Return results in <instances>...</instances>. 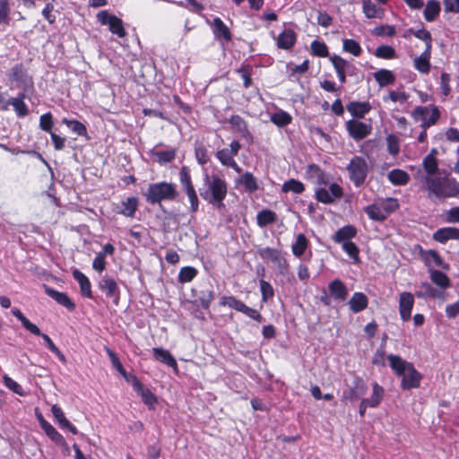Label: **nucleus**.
Masks as SVG:
<instances>
[{"mask_svg":"<svg viewBox=\"0 0 459 459\" xmlns=\"http://www.w3.org/2000/svg\"><path fill=\"white\" fill-rule=\"evenodd\" d=\"M424 184L429 199H446L459 195V182L449 175L425 176Z\"/></svg>","mask_w":459,"mask_h":459,"instance_id":"1","label":"nucleus"},{"mask_svg":"<svg viewBox=\"0 0 459 459\" xmlns=\"http://www.w3.org/2000/svg\"><path fill=\"white\" fill-rule=\"evenodd\" d=\"M227 192L228 185L223 178L216 174H204V186L199 189L200 195L204 201L221 209L224 207L223 201Z\"/></svg>","mask_w":459,"mask_h":459,"instance_id":"2","label":"nucleus"},{"mask_svg":"<svg viewBox=\"0 0 459 459\" xmlns=\"http://www.w3.org/2000/svg\"><path fill=\"white\" fill-rule=\"evenodd\" d=\"M387 359L391 368L397 376L402 377L401 387L403 390H410L420 386L421 375L415 369L412 363L393 354H390Z\"/></svg>","mask_w":459,"mask_h":459,"instance_id":"3","label":"nucleus"},{"mask_svg":"<svg viewBox=\"0 0 459 459\" xmlns=\"http://www.w3.org/2000/svg\"><path fill=\"white\" fill-rule=\"evenodd\" d=\"M143 195L149 204H155L162 201L175 200L178 192L175 184L163 181L150 184Z\"/></svg>","mask_w":459,"mask_h":459,"instance_id":"4","label":"nucleus"},{"mask_svg":"<svg viewBox=\"0 0 459 459\" xmlns=\"http://www.w3.org/2000/svg\"><path fill=\"white\" fill-rule=\"evenodd\" d=\"M12 314L21 321L22 326L30 331L32 334L37 336H41L43 340L45 341V343L47 347L56 355V357L65 364L66 363V359L65 355L60 351V350L55 345L51 338L45 333H42L39 330V328L32 324L22 313V311L17 307H13L11 310Z\"/></svg>","mask_w":459,"mask_h":459,"instance_id":"5","label":"nucleus"},{"mask_svg":"<svg viewBox=\"0 0 459 459\" xmlns=\"http://www.w3.org/2000/svg\"><path fill=\"white\" fill-rule=\"evenodd\" d=\"M346 169L349 173V178L357 187L365 183L369 169L364 158L354 156Z\"/></svg>","mask_w":459,"mask_h":459,"instance_id":"6","label":"nucleus"},{"mask_svg":"<svg viewBox=\"0 0 459 459\" xmlns=\"http://www.w3.org/2000/svg\"><path fill=\"white\" fill-rule=\"evenodd\" d=\"M411 117L415 121L420 122V127L427 129L434 126L440 117V111L435 105L416 107Z\"/></svg>","mask_w":459,"mask_h":459,"instance_id":"7","label":"nucleus"},{"mask_svg":"<svg viewBox=\"0 0 459 459\" xmlns=\"http://www.w3.org/2000/svg\"><path fill=\"white\" fill-rule=\"evenodd\" d=\"M97 20L101 25H108L111 33L119 38H124L126 34L123 22L120 18L108 13L107 10L100 11L97 13Z\"/></svg>","mask_w":459,"mask_h":459,"instance_id":"8","label":"nucleus"},{"mask_svg":"<svg viewBox=\"0 0 459 459\" xmlns=\"http://www.w3.org/2000/svg\"><path fill=\"white\" fill-rule=\"evenodd\" d=\"M179 180L190 201V209L193 212H195L198 210L199 200L195 189L192 184L191 176L187 167L183 166L181 168L179 172Z\"/></svg>","mask_w":459,"mask_h":459,"instance_id":"9","label":"nucleus"},{"mask_svg":"<svg viewBox=\"0 0 459 459\" xmlns=\"http://www.w3.org/2000/svg\"><path fill=\"white\" fill-rule=\"evenodd\" d=\"M259 256L264 261L272 262L280 271L281 273H285L288 269L287 260L282 256L279 249L273 247H263L257 250Z\"/></svg>","mask_w":459,"mask_h":459,"instance_id":"10","label":"nucleus"},{"mask_svg":"<svg viewBox=\"0 0 459 459\" xmlns=\"http://www.w3.org/2000/svg\"><path fill=\"white\" fill-rule=\"evenodd\" d=\"M330 61L335 69L339 81L342 83L346 82L347 75H356L358 71L357 67L351 62L345 60L344 58L334 55L330 57Z\"/></svg>","mask_w":459,"mask_h":459,"instance_id":"11","label":"nucleus"},{"mask_svg":"<svg viewBox=\"0 0 459 459\" xmlns=\"http://www.w3.org/2000/svg\"><path fill=\"white\" fill-rule=\"evenodd\" d=\"M316 198L323 204H333L336 199H340L343 195L342 188L336 183L330 185L329 189L318 187L315 191Z\"/></svg>","mask_w":459,"mask_h":459,"instance_id":"12","label":"nucleus"},{"mask_svg":"<svg viewBox=\"0 0 459 459\" xmlns=\"http://www.w3.org/2000/svg\"><path fill=\"white\" fill-rule=\"evenodd\" d=\"M346 129L351 138L356 141L362 140L371 134L372 126L356 119L345 123Z\"/></svg>","mask_w":459,"mask_h":459,"instance_id":"13","label":"nucleus"},{"mask_svg":"<svg viewBox=\"0 0 459 459\" xmlns=\"http://www.w3.org/2000/svg\"><path fill=\"white\" fill-rule=\"evenodd\" d=\"M100 290L105 293L107 298L113 299L116 306L119 303L120 291L117 281L108 275H104L99 281Z\"/></svg>","mask_w":459,"mask_h":459,"instance_id":"14","label":"nucleus"},{"mask_svg":"<svg viewBox=\"0 0 459 459\" xmlns=\"http://www.w3.org/2000/svg\"><path fill=\"white\" fill-rule=\"evenodd\" d=\"M414 305V298L411 292H402L399 299V313L403 321H409Z\"/></svg>","mask_w":459,"mask_h":459,"instance_id":"15","label":"nucleus"},{"mask_svg":"<svg viewBox=\"0 0 459 459\" xmlns=\"http://www.w3.org/2000/svg\"><path fill=\"white\" fill-rule=\"evenodd\" d=\"M368 387L362 378L356 377L352 385L350 386L348 393H344V398L350 401L357 400L364 396L367 393Z\"/></svg>","mask_w":459,"mask_h":459,"instance_id":"16","label":"nucleus"},{"mask_svg":"<svg viewBox=\"0 0 459 459\" xmlns=\"http://www.w3.org/2000/svg\"><path fill=\"white\" fill-rule=\"evenodd\" d=\"M307 175L314 184L318 186H327L329 182L328 175L321 169L318 165L310 164L307 169Z\"/></svg>","mask_w":459,"mask_h":459,"instance_id":"17","label":"nucleus"},{"mask_svg":"<svg viewBox=\"0 0 459 459\" xmlns=\"http://www.w3.org/2000/svg\"><path fill=\"white\" fill-rule=\"evenodd\" d=\"M26 98L25 93L22 92L19 93L16 98H11L6 102V105L2 107L3 110L8 109V106L12 105L13 107L14 111L16 112L17 116L20 117H23L28 115L29 109L24 103V100Z\"/></svg>","mask_w":459,"mask_h":459,"instance_id":"18","label":"nucleus"},{"mask_svg":"<svg viewBox=\"0 0 459 459\" xmlns=\"http://www.w3.org/2000/svg\"><path fill=\"white\" fill-rule=\"evenodd\" d=\"M41 428L45 431L46 435L57 446L69 449L68 444L65 440L64 437L46 420H41Z\"/></svg>","mask_w":459,"mask_h":459,"instance_id":"19","label":"nucleus"},{"mask_svg":"<svg viewBox=\"0 0 459 459\" xmlns=\"http://www.w3.org/2000/svg\"><path fill=\"white\" fill-rule=\"evenodd\" d=\"M45 292L48 296L55 299L58 304L64 306L69 310H74L75 307V305L72 302V300L69 299V297L64 293L59 292L47 285H44Z\"/></svg>","mask_w":459,"mask_h":459,"instance_id":"20","label":"nucleus"},{"mask_svg":"<svg viewBox=\"0 0 459 459\" xmlns=\"http://www.w3.org/2000/svg\"><path fill=\"white\" fill-rule=\"evenodd\" d=\"M434 240L439 243H446L450 239H459V229L454 227H446L437 230L433 234Z\"/></svg>","mask_w":459,"mask_h":459,"instance_id":"21","label":"nucleus"},{"mask_svg":"<svg viewBox=\"0 0 459 459\" xmlns=\"http://www.w3.org/2000/svg\"><path fill=\"white\" fill-rule=\"evenodd\" d=\"M328 289L330 294L334 299L339 301L346 300L348 297V289L341 280L335 279L332 281L328 285Z\"/></svg>","mask_w":459,"mask_h":459,"instance_id":"22","label":"nucleus"},{"mask_svg":"<svg viewBox=\"0 0 459 459\" xmlns=\"http://www.w3.org/2000/svg\"><path fill=\"white\" fill-rule=\"evenodd\" d=\"M346 108L353 117L363 118L371 110V105L368 102L351 101L346 105Z\"/></svg>","mask_w":459,"mask_h":459,"instance_id":"23","label":"nucleus"},{"mask_svg":"<svg viewBox=\"0 0 459 459\" xmlns=\"http://www.w3.org/2000/svg\"><path fill=\"white\" fill-rule=\"evenodd\" d=\"M51 411L60 428L69 429L74 435L78 434L77 429L65 418L63 410L57 404L51 407Z\"/></svg>","mask_w":459,"mask_h":459,"instance_id":"24","label":"nucleus"},{"mask_svg":"<svg viewBox=\"0 0 459 459\" xmlns=\"http://www.w3.org/2000/svg\"><path fill=\"white\" fill-rule=\"evenodd\" d=\"M368 304V297L362 292H355L350 299L348 305L353 313L363 311Z\"/></svg>","mask_w":459,"mask_h":459,"instance_id":"25","label":"nucleus"},{"mask_svg":"<svg viewBox=\"0 0 459 459\" xmlns=\"http://www.w3.org/2000/svg\"><path fill=\"white\" fill-rule=\"evenodd\" d=\"M431 49H425L423 53L413 60V66L421 74H429L430 71Z\"/></svg>","mask_w":459,"mask_h":459,"instance_id":"26","label":"nucleus"},{"mask_svg":"<svg viewBox=\"0 0 459 459\" xmlns=\"http://www.w3.org/2000/svg\"><path fill=\"white\" fill-rule=\"evenodd\" d=\"M154 359L169 367L173 368L175 370L178 369V364L175 358L171 353L162 348L152 349Z\"/></svg>","mask_w":459,"mask_h":459,"instance_id":"27","label":"nucleus"},{"mask_svg":"<svg viewBox=\"0 0 459 459\" xmlns=\"http://www.w3.org/2000/svg\"><path fill=\"white\" fill-rule=\"evenodd\" d=\"M236 184L243 186L245 190L253 193L258 190L259 186L256 178L251 172H245L242 177L236 179Z\"/></svg>","mask_w":459,"mask_h":459,"instance_id":"28","label":"nucleus"},{"mask_svg":"<svg viewBox=\"0 0 459 459\" xmlns=\"http://www.w3.org/2000/svg\"><path fill=\"white\" fill-rule=\"evenodd\" d=\"M229 122L232 126V128L239 134L240 137L245 139L251 138V134L247 129V125L240 116H231Z\"/></svg>","mask_w":459,"mask_h":459,"instance_id":"29","label":"nucleus"},{"mask_svg":"<svg viewBox=\"0 0 459 459\" xmlns=\"http://www.w3.org/2000/svg\"><path fill=\"white\" fill-rule=\"evenodd\" d=\"M296 42V34L292 30H284L277 39V47L281 49H290Z\"/></svg>","mask_w":459,"mask_h":459,"instance_id":"30","label":"nucleus"},{"mask_svg":"<svg viewBox=\"0 0 459 459\" xmlns=\"http://www.w3.org/2000/svg\"><path fill=\"white\" fill-rule=\"evenodd\" d=\"M216 295L212 284L208 283L200 291L198 295L201 306L204 309L210 307L211 303L214 300Z\"/></svg>","mask_w":459,"mask_h":459,"instance_id":"31","label":"nucleus"},{"mask_svg":"<svg viewBox=\"0 0 459 459\" xmlns=\"http://www.w3.org/2000/svg\"><path fill=\"white\" fill-rule=\"evenodd\" d=\"M357 234V230L352 225H346L341 229H339L333 239L336 243H343L344 241H351L352 238H354Z\"/></svg>","mask_w":459,"mask_h":459,"instance_id":"32","label":"nucleus"},{"mask_svg":"<svg viewBox=\"0 0 459 459\" xmlns=\"http://www.w3.org/2000/svg\"><path fill=\"white\" fill-rule=\"evenodd\" d=\"M73 277L80 284L81 293L84 297H87L90 299L92 298L91 284L88 277L77 269L73 272Z\"/></svg>","mask_w":459,"mask_h":459,"instance_id":"33","label":"nucleus"},{"mask_svg":"<svg viewBox=\"0 0 459 459\" xmlns=\"http://www.w3.org/2000/svg\"><path fill=\"white\" fill-rule=\"evenodd\" d=\"M388 180L394 186H404L410 180V175L400 169H394L388 172Z\"/></svg>","mask_w":459,"mask_h":459,"instance_id":"34","label":"nucleus"},{"mask_svg":"<svg viewBox=\"0 0 459 459\" xmlns=\"http://www.w3.org/2000/svg\"><path fill=\"white\" fill-rule=\"evenodd\" d=\"M416 296L418 298H443V293L438 291L437 289H435L430 283L429 282H422L420 285V290L416 291Z\"/></svg>","mask_w":459,"mask_h":459,"instance_id":"35","label":"nucleus"},{"mask_svg":"<svg viewBox=\"0 0 459 459\" xmlns=\"http://www.w3.org/2000/svg\"><path fill=\"white\" fill-rule=\"evenodd\" d=\"M374 78L380 87L393 84L395 81V76L393 72L387 69H380L375 72Z\"/></svg>","mask_w":459,"mask_h":459,"instance_id":"36","label":"nucleus"},{"mask_svg":"<svg viewBox=\"0 0 459 459\" xmlns=\"http://www.w3.org/2000/svg\"><path fill=\"white\" fill-rule=\"evenodd\" d=\"M213 33L216 38H221L225 41L231 39V33L227 25L218 17L213 19Z\"/></svg>","mask_w":459,"mask_h":459,"instance_id":"37","label":"nucleus"},{"mask_svg":"<svg viewBox=\"0 0 459 459\" xmlns=\"http://www.w3.org/2000/svg\"><path fill=\"white\" fill-rule=\"evenodd\" d=\"M137 198L128 197L121 203L118 212L126 217H133L137 209Z\"/></svg>","mask_w":459,"mask_h":459,"instance_id":"38","label":"nucleus"},{"mask_svg":"<svg viewBox=\"0 0 459 459\" xmlns=\"http://www.w3.org/2000/svg\"><path fill=\"white\" fill-rule=\"evenodd\" d=\"M363 13L367 18H381L383 10L373 3L371 0H362Z\"/></svg>","mask_w":459,"mask_h":459,"instance_id":"39","label":"nucleus"},{"mask_svg":"<svg viewBox=\"0 0 459 459\" xmlns=\"http://www.w3.org/2000/svg\"><path fill=\"white\" fill-rule=\"evenodd\" d=\"M277 220V215L274 212L271 210H262L256 215V222L257 225L261 228H264L267 225L273 224Z\"/></svg>","mask_w":459,"mask_h":459,"instance_id":"40","label":"nucleus"},{"mask_svg":"<svg viewBox=\"0 0 459 459\" xmlns=\"http://www.w3.org/2000/svg\"><path fill=\"white\" fill-rule=\"evenodd\" d=\"M440 4L436 0H429L424 10V18L428 22H433L440 13Z\"/></svg>","mask_w":459,"mask_h":459,"instance_id":"41","label":"nucleus"},{"mask_svg":"<svg viewBox=\"0 0 459 459\" xmlns=\"http://www.w3.org/2000/svg\"><path fill=\"white\" fill-rule=\"evenodd\" d=\"M425 262L428 266L433 263L435 265L439 266L445 270L449 269V264L445 263L439 254L435 250H429L425 253Z\"/></svg>","mask_w":459,"mask_h":459,"instance_id":"42","label":"nucleus"},{"mask_svg":"<svg viewBox=\"0 0 459 459\" xmlns=\"http://www.w3.org/2000/svg\"><path fill=\"white\" fill-rule=\"evenodd\" d=\"M365 212L371 220L377 221H382L387 218L386 212L383 210L380 204L368 205L365 208Z\"/></svg>","mask_w":459,"mask_h":459,"instance_id":"43","label":"nucleus"},{"mask_svg":"<svg viewBox=\"0 0 459 459\" xmlns=\"http://www.w3.org/2000/svg\"><path fill=\"white\" fill-rule=\"evenodd\" d=\"M308 245V241L304 234L297 236L295 243L292 245L291 249L295 256L300 257L305 253Z\"/></svg>","mask_w":459,"mask_h":459,"instance_id":"44","label":"nucleus"},{"mask_svg":"<svg viewBox=\"0 0 459 459\" xmlns=\"http://www.w3.org/2000/svg\"><path fill=\"white\" fill-rule=\"evenodd\" d=\"M271 121L274 125L282 127L290 124L292 121V117L288 112L280 110L278 112L273 113L271 116Z\"/></svg>","mask_w":459,"mask_h":459,"instance_id":"45","label":"nucleus"},{"mask_svg":"<svg viewBox=\"0 0 459 459\" xmlns=\"http://www.w3.org/2000/svg\"><path fill=\"white\" fill-rule=\"evenodd\" d=\"M384 388L379 385L377 382L372 385V394L370 398H367L370 403V407H377L382 401L384 396Z\"/></svg>","mask_w":459,"mask_h":459,"instance_id":"46","label":"nucleus"},{"mask_svg":"<svg viewBox=\"0 0 459 459\" xmlns=\"http://www.w3.org/2000/svg\"><path fill=\"white\" fill-rule=\"evenodd\" d=\"M134 386L141 389V396L143 402L145 404H147L150 408H152L157 402V399L154 396V394L150 390L143 389L141 383L137 379L134 380Z\"/></svg>","mask_w":459,"mask_h":459,"instance_id":"47","label":"nucleus"},{"mask_svg":"<svg viewBox=\"0 0 459 459\" xmlns=\"http://www.w3.org/2000/svg\"><path fill=\"white\" fill-rule=\"evenodd\" d=\"M430 279L441 288H447L450 285L449 278L438 270H430Z\"/></svg>","mask_w":459,"mask_h":459,"instance_id":"48","label":"nucleus"},{"mask_svg":"<svg viewBox=\"0 0 459 459\" xmlns=\"http://www.w3.org/2000/svg\"><path fill=\"white\" fill-rule=\"evenodd\" d=\"M305 190V186L302 182L296 179H290L286 181L282 186V192H293L295 194H301Z\"/></svg>","mask_w":459,"mask_h":459,"instance_id":"49","label":"nucleus"},{"mask_svg":"<svg viewBox=\"0 0 459 459\" xmlns=\"http://www.w3.org/2000/svg\"><path fill=\"white\" fill-rule=\"evenodd\" d=\"M408 32H410V34H413L417 39L423 40L426 45L425 49H431L432 37L429 30H427L425 29H420L418 30H414L413 29H409Z\"/></svg>","mask_w":459,"mask_h":459,"instance_id":"50","label":"nucleus"},{"mask_svg":"<svg viewBox=\"0 0 459 459\" xmlns=\"http://www.w3.org/2000/svg\"><path fill=\"white\" fill-rule=\"evenodd\" d=\"M195 155L197 162L201 165H204L209 161V156L206 147L201 143H195Z\"/></svg>","mask_w":459,"mask_h":459,"instance_id":"51","label":"nucleus"},{"mask_svg":"<svg viewBox=\"0 0 459 459\" xmlns=\"http://www.w3.org/2000/svg\"><path fill=\"white\" fill-rule=\"evenodd\" d=\"M342 48L344 51L349 52L355 56H360V54L362 52V48H361L360 45L359 44V42H357L354 39H350L343 40Z\"/></svg>","mask_w":459,"mask_h":459,"instance_id":"52","label":"nucleus"},{"mask_svg":"<svg viewBox=\"0 0 459 459\" xmlns=\"http://www.w3.org/2000/svg\"><path fill=\"white\" fill-rule=\"evenodd\" d=\"M197 274V270L191 266H186L181 268L178 273L179 282L186 283L190 282Z\"/></svg>","mask_w":459,"mask_h":459,"instance_id":"53","label":"nucleus"},{"mask_svg":"<svg viewBox=\"0 0 459 459\" xmlns=\"http://www.w3.org/2000/svg\"><path fill=\"white\" fill-rule=\"evenodd\" d=\"M63 123L65 124L77 135H85L87 134L86 126L77 120H69L67 118H64Z\"/></svg>","mask_w":459,"mask_h":459,"instance_id":"54","label":"nucleus"},{"mask_svg":"<svg viewBox=\"0 0 459 459\" xmlns=\"http://www.w3.org/2000/svg\"><path fill=\"white\" fill-rule=\"evenodd\" d=\"M422 167L426 172V176H436L438 170V162L437 159L424 157L422 160Z\"/></svg>","mask_w":459,"mask_h":459,"instance_id":"55","label":"nucleus"},{"mask_svg":"<svg viewBox=\"0 0 459 459\" xmlns=\"http://www.w3.org/2000/svg\"><path fill=\"white\" fill-rule=\"evenodd\" d=\"M260 290L262 294V300L264 302H267L270 299H272L274 295V290L271 283L264 280H260L259 281Z\"/></svg>","mask_w":459,"mask_h":459,"instance_id":"56","label":"nucleus"},{"mask_svg":"<svg viewBox=\"0 0 459 459\" xmlns=\"http://www.w3.org/2000/svg\"><path fill=\"white\" fill-rule=\"evenodd\" d=\"M244 302L239 299H237L233 296H223L220 300V305L228 306L237 311H240Z\"/></svg>","mask_w":459,"mask_h":459,"instance_id":"57","label":"nucleus"},{"mask_svg":"<svg viewBox=\"0 0 459 459\" xmlns=\"http://www.w3.org/2000/svg\"><path fill=\"white\" fill-rule=\"evenodd\" d=\"M376 56L385 59H392L395 57V50L387 45L379 46L375 52Z\"/></svg>","mask_w":459,"mask_h":459,"instance_id":"58","label":"nucleus"},{"mask_svg":"<svg viewBox=\"0 0 459 459\" xmlns=\"http://www.w3.org/2000/svg\"><path fill=\"white\" fill-rule=\"evenodd\" d=\"M387 151L392 156H396L400 152V142L394 134L386 137Z\"/></svg>","mask_w":459,"mask_h":459,"instance_id":"59","label":"nucleus"},{"mask_svg":"<svg viewBox=\"0 0 459 459\" xmlns=\"http://www.w3.org/2000/svg\"><path fill=\"white\" fill-rule=\"evenodd\" d=\"M342 247L351 258L354 259L355 262L359 261V248L355 243L351 241H344L342 243Z\"/></svg>","mask_w":459,"mask_h":459,"instance_id":"60","label":"nucleus"},{"mask_svg":"<svg viewBox=\"0 0 459 459\" xmlns=\"http://www.w3.org/2000/svg\"><path fill=\"white\" fill-rule=\"evenodd\" d=\"M311 49L313 54L316 56L325 57L328 56V48L324 42L314 40L311 43Z\"/></svg>","mask_w":459,"mask_h":459,"instance_id":"61","label":"nucleus"},{"mask_svg":"<svg viewBox=\"0 0 459 459\" xmlns=\"http://www.w3.org/2000/svg\"><path fill=\"white\" fill-rule=\"evenodd\" d=\"M157 160L160 164L168 163L175 159L176 152L174 150L160 151L155 152Z\"/></svg>","mask_w":459,"mask_h":459,"instance_id":"62","label":"nucleus"},{"mask_svg":"<svg viewBox=\"0 0 459 459\" xmlns=\"http://www.w3.org/2000/svg\"><path fill=\"white\" fill-rule=\"evenodd\" d=\"M53 126V117L52 114L50 112L43 114L39 117V127L45 131L50 134L51 129Z\"/></svg>","mask_w":459,"mask_h":459,"instance_id":"63","label":"nucleus"},{"mask_svg":"<svg viewBox=\"0 0 459 459\" xmlns=\"http://www.w3.org/2000/svg\"><path fill=\"white\" fill-rule=\"evenodd\" d=\"M216 158L223 166H227L230 162H231L234 160L233 154L230 152L229 149L227 148L219 150L216 152Z\"/></svg>","mask_w":459,"mask_h":459,"instance_id":"64","label":"nucleus"}]
</instances>
